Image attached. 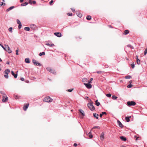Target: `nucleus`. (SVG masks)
Masks as SVG:
<instances>
[{"instance_id": "obj_1", "label": "nucleus", "mask_w": 147, "mask_h": 147, "mask_svg": "<svg viewBox=\"0 0 147 147\" xmlns=\"http://www.w3.org/2000/svg\"><path fill=\"white\" fill-rule=\"evenodd\" d=\"M88 106L90 110L91 111H93L95 109L92 103H88Z\"/></svg>"}, {"instance_id": "obj_18", "label": "nucleus", "mask_w": 147, "mask_h": 147, "mask_svg": "<svg viewBox=\"0 0 147 147\" xmlns=\"http://www.w3.org/2000/svg\"><path fill=\"white\" fill-rule=\"evenodd\" d=\"M10 72V70L9 69H6L5 71V72L6 74H8Z\"/></svg>"}, {"instance_id": "obj_48", "label": "nucleus", "mask_w": 147, "mask_h": 147, "mask_svg": "<svg viewBox=\"0 0 147 147\" xmlns=\"http://www.w3.org/2000/svg\"><path fill=\"white\" fill-rule=\"evenodd\" d=\"M67 15L69 16H71L72 15V13H67Z\"/></svg>"}, {"instance_id": "obj_60", "label": "nucleus", "mask_w": 147, "mask_h": 147, "mask_svg": "<svg viewBox=\"0 0 147 147\" xmlns=\"http://www.w3.org/2000/svg\"><path fill=\"white\" fill-rule=\"evenodd\" d=\"M87 80L86 79H83L82 80H83V82H84V80Z\"/></svg>"}, {"instance_id": "obj_32", "label": "nucleus", "mask_w": 147, "mask_h": 147, "mask_svg": "<svg viewBox=\"0 0 147 147\" xmlns=\"http://www.w3.org/2000/svg\"><path fill=\"white\" fill-rule=\"evenodd\" d=\"M147 53V48H146L144 51V55H145Z\"/></svg>"}, {"instance_id": "obj_12", "label": "nucleus", "mask_w": 147, "mask_h": 147, "mask_svg": "<svg viewBox=\"0 0 147 147\" xmlns=\"http://www.w3.org/2000/svg\"><path fill=\"white\" fill-rule=\"evenodd\" d=\"M54 34L55 35L59 37H61L62 36L60 32H55L54 33Z\"/></svg>"}, {"instance_id": "obj_47", "label": "nucleus", "mask_w": 147, "mask_h": 147, "mask_svg": "<svg viewBox=\"0 0 147 147\" xmlns=\"http://www.w3.org/2000/svg\"><path fill=\"white\" fill-rule=\"evenodd\" d=\"M21 27H22V24H19L18 28L19 29H20L21 28Z\"/></svg>"}, {"instance_id": "obj_58", "label": "nucleus", "mask_w": 147, "mask_h": 147, "mask_svg": "<svg viewBox=\"0 0 147 147\" xmlns=\"http://www.w3.org/2000/svg\"><path fill=\"white\" fill-rule=\"evenodd\" d=\"M71 10L73 12L75 11V9H71Z\"/></svg>"}, {"instance_id": "obj_49", "label": "nucleus", "mask_w": 147, "mask_h": 147, "mask_svg": "<svg viewBox=\"0 0 147 147\" xmlns=\"http://www.w3.org/2000/svg\"><path fill=\"white\" fill-rule=\"evenodd\" d=\"M102 71H98L96 72V73L97 74H100L101 73H102Z\"/></svg>"}, {"instance_id": "obj_3", "label": "nucleus", "mask_w": 147, "mask_h": 147, "mask_svg": "<svg viewBox=\"0 0 147 147\" xmlns=\"http://www.w3.org/2000/svg\"><path fill=\"white\" fill-rule=\"evenodd\" d=\"M5 47H6V51H7L8 53H10L12 52L11 50L10 49L8 45H5Z\"/></svg>"}, {"instance_id": "obj_56", "label": "nucleus", "mask_w": 147, "mask_h": 147, "mask_svg": "<svg viewBox=\"0 0 147 147\" xmlns=\"http://www.w3.org/2000/svg\"><path fill=\"white\" fill-rule=\"evenodd\" d=\"M102 114L101 113H100V117H101L102 116Z\"/></svg>"}, {"instance_id": "obj_51", "label": "nucleus", "mask_w": 147, "mask_h": 147, "mask_svg": "<svg viewBox=\"0 0 147 147\" xmlns=\"http://www.w3.org/2000/svg\"><path fill=\"white\" fill-rule=\"evenodd\" d=\"M102 113L103 115H106L107 113L106 112H102Z\"/></svg>"}, {"instance_id": "obj_61", "label": "nucleus", "mask_w": 147, "mask_h": 147, "mask_svg": "<svg viewBox=\"0 0 147 147\" xmlns=\"http://www.w3.org/2000/svg\"><path fill=\"white\" fill-rule=\"evenodd\" d=\"M3 5V3H2H2H1L0 4V5H1V6H2V5Z\"/></svg>"}, {"instance_id": "obj_54", "label": "nucleus", "mask_w": 147, "mask_h": 147, "mask_svg": "<svg viewBox=\"0 0 147 147\" xmlns=\"http://www.w3.org/2000/svg\"><path fill=\"white\" fill-rule=\"evenodd\" d=\"M77 146V144L76 143H74V146Z\"/></svg>"}, {"instance_id": "obj_14", "label": "nucleus", "mask_w": 147, "mask_h": 147, "mask_svg": "<svg viewBox=\"0 0 147 147\" xmlns=\"http://www.w3.org/2000/svg\"><path fill=\"white\" fill-rule=\"evenodd\" d=\"M117 123L118 125L120 127H123V125L118 120L117 121Z\"/></svg>"}, {"instance_id": "obj_59", "label": "nucleus", "mask_w": 147, "mask_h": 147, "mask_svg": "<svg viewBox=\"0 0 147 147\" xmlns=\"http://www.w3.org/2000/svg\"><path fill=\"white\" fill-rule=\"evenodd\" d=\"M34 24H31V25H30V26H31V28H32V26H34Z\"/></svg>"}, {"instance_id": "obj_43", "label": "nucleus", "mask_w": 147, "mask_h": 147, "mask_svg": "<svg viewBox=\"0 0 147 147\" xmlns=\"http://www.w3.org/2000/svg\"><path fill=\"white\" fill-rule=\"evenodd\" d=\"M131 66L132 68H134L135 67V65L134 63H133V64H131Z\"/></svg>"}, {"instance_id": "obj_52", "label": "nucleus", "mask_w": 147, "mask_h": 147, "mask_svg": "<svg viewBox=\"0 0 147 147\" xmlns=\"http://www.w3.org/2000/svg\"><path fill=\"white\" fill-rule=\"evenodd\" d=\"M32 3L33 4H36V1H33L32 2Z\"/></svg>"}, {"instance_id": "obj_44", "label": "nucleus", "mask_w": 147, "mask_h": 147, "mask_svg": "<svg viewBox=\"0 0 147 147\" xmlns=\"http://www.w3.org/2000/svg\"><path fill=\"white\" fill-rule=\"evenodd\" d=\"M4 77H5V78H7H7H8V74H5V75H4Z\"/></svg>"}, {"instance_id": "obj_19", "label": "nucleus", "mask_w": 147, "mask_h": 147, "mask_svg": "<svg viewBox=\"0 0 147 147\" xmlns=\"http://www.w3.org/2000/svg\"><path fill=\"white\" fill-rule=\"evenodd\" d=\"M93 115L94 117L96 118V119H98V114H96V113H94L93 114Z\"/></svg>"}, {"instance_id": "obj_31", "label": "nucleus", "mask_w": 147, "mask_h": 147, "mask_svg": "<svg viewBox=\"0 0 147 147\" xmlns=\"http://www.w3.org/2000/svg\"><path fill=\"white\" fill-rule=\"evenodd\" d=\"M125 78L126 79H129L131 78V76H126L125 77Z\"/></svg>"}, {"instance_id": "obj_21", "label": "nucleus", "mask_w": 147, "mask_h": 147, "mask_svg": "<svg viewBox=\"0 0 147 147\" xmlns=\"http://www.w3.org/2000/svg\"><path fill=\"white\" fill-rule=\"evenodd\" d=\"M0 93L3 96H4L6 95L5 93L3 91H0Z\"/></svg>"}, {"instance_id": "obj_41", "label": "nucleus", "mask_w": 147, "mask_h": 147, "mask_svg": "<svg viewBox=\"0 0 147 147\" xmlns=\"http://www.w3.org/2000/svg\"><path fill=\"white\" fill-rule=\"evenodd\" d=\"M80 18H81L82 17V15L80 13H78V15H77Z\"/></svg>"}, {"instance_id": "obj_38", "label": "nucleus", "mask_w": 147, "mask_h": 147, "mask_svg": "<svg viewBox=\"0 0 147 147\" xmlns=\"http://www.w3.org/2000/svg\"><path fill=\"white\" fill-rule=\"evenodd\" d=\"M17 23L18 24H21V22H20V20H18V19L17 20Z\"/></svg>"}, {"instance_id": "obj_55", "label": "nucleus", "mask_w": 147, "mask_h": 147, "mask_svg": "<svg viewBox=\"0 0 147 147\" xmlns=\"http://www.w3.org/2000/svg\"><path fill=\"white\" fill-rule=\"evenodd\" d=\"M21 80L23 81L24 80V78H21Z\"/></svg>"}, {"instance_id": "obj_4", "label": "nucleus", "mask_w": 147, "mask_h": 147, "mask_svg": "<svg viewBox=\"0 0 147 147\" xmlns=\"http://www.w3.org/2000/svg\"><path fill=\"white\" fill-rule=\"evenodd\" d=\"M47 69L50 72H51L54 74H56V72L55 70L53 69H52L50 67H48L47 68Z\"/></svg>"}, {"instance_id": "obj_39", "label": "nucleus", "mask_w": 147, "mask_h": 147, "mask_svg": "<svg viewBox=\"0 0 147 147\" xmlns=\"http://www.w3.org/2000/svg\"><path fill=\"white\" fill-rule=\"evenodd\" d=\"M106 96L108 97H110L111 96V95L110 94H106Z\"/></svg>"}, {"instance_id": "obj_45", "label": "nucleus", "mask_w": 147, "mask_h": 147, "mask_svg": "<svg viewBox=\"0 0 147 147\" xmlns=\"http://www.w3.org/2000/svg\"><path fill=\"white\" fill-rule=\"evenodd\" d=\"M16 55H18V51H19V50H18V49L17 50H16Z\"/></svg>"}, {"instance_id": "obj_9", "label": "nucleus", "mask_w": 147, "mask_h": 147, "mask_svg": "<svg viewBox=\"0 0 147 147\" xmlns=\"http://www.w3.org/2000/svg\"><path fill=\"white\" fill-rule=\"evenodd\" d=\"M29 105V104L28 103L27 104H24L23 107V108L24 111H26L27 108H28Z\"/></svg>"}, {"instance_id": "obj_63", "label": "nucleus", "mask_w": 147, "mask_h": 147, "mask_svg": "<svg viewBox=\"0 0 147 147\" xmlns=\"http://www.w3.org/2000/svg\"><path fill=\"white\" fill-rule=\"evenodd\" d=\"M6 63L9 65V62H7Z\"/></svg>"}, {"instance_id": "obj_15", "label": "nucleus", "mask_w": 147, "mask_h": 147, "mask_svg": "<svg viewBox=\"0 0 147 147\" xmlns=\"http://www.w3.org/2000/svg\"><path fill=\"white\" fill-rule=\"evenodd\" d=\"M14 6H11V7H9V8H8V9H7L6 11L7 12H9V11L10 10H12V9H13V8H14Z\"/></svg>"}, {"instance_id": "obj_6", "label": "nucleus", "mask_w": 147, "mask_h": 147, "mask_svg": "<svg viewBox=\"0 0 147 147\" xmlns=\"http://www.w3.org/2000/svg\"><path fill=\"white\" fill-rule=\"evenodd\" d=\"M84 84L85 86L88 89H90L92 87V85L88 83H84Z\"/></svg>"}, {"instance_id": "obj_34", "label": "nucleus", "mask_w": 147, "mask_h": 147, "mask_svg": "<svg viewBox=\"0 0 147 147\" xmlns=\"http://www.w3.org/2000/svg\"><path fill=\"white\" fill-rule=\"evenodd\" d=\"M127 47H129L132 49H134L133 47V46L131 45H127Z\"/></svg>"}, {"instance_id": "obj_42", "label": "nucleus", "mask_w": 147, "mask_h": 147, "mask_svg": "<svg viewBox=\"0 0 147 147\" xmlns=\"http://www.w3.org/2000/svg\"><path fill=\"white\" fill-rule=\"evenodd\" d=\"M12 27H10L9 28V30L11 32H12Z\"/></svg>"}, {"instance_id": "obj_16", "label": "nucleus", "mask_w": 147, "mask_h": 147, "mask_svg": "<svg viewBox=\"0 0 147 147\" xmlns=\"http://www.w3.org/2000/svg\"><path fill=\"white\" fill-rule=\"evenodd\" d=\"M11 73L12 75L15 78H16L17 77V74H15L14 72L13 71H11Z\"/></svg>"}, {"instance_id": "obj_64", "label": "nucleus", "mask_w": 147, "mask_h": 147, "mask_svg": "<svg viewBox=\"0 0 147 147\" xmlns=\"http://www.w3.org/2000/svg\"><path fill=\"white\" fill-rule=\"evenodd\" d=\"M132 82V81L131 80L129 81V82L130 83V84H131V83Z\"/></svg>"}, {"instance_id": "obj_24", "label": "nucleus", "mask_w": 147, "mask_h": 147, "mask_svg": "<svg viewBox=\"0 0 147 147\" xmlns=\"http://www.w3.org/2000/svg\"><path fill=\"white\" fill-rule=\"evenodd\" d=\"M120 138L123 141H125L126 140V138L123 136L120 137Z\"/></svg>"}, {"instance_id": "obj_57", "label": "nucleus", "mask_w": 147, "mask_h": 147, "mask_svg": "<svg viewBox=\"0 0 147 147\" xmlns=\"http://www.w3.org/2000/svg\"><path fill=\"white\" fill-rule=\"evenodd\" d=\"M15 98L16 99H18V97L17 96H16L15 97Z\"/></svg>"}, {"instance_id": "obj_5", "label": "nucleus", "mask_w": 147, "mask_h": 147, "mask_svg": "<svg viewBox=\"0 0 147 147\" xmlns=\"http://www.w3.org/2000/svg\"><path fill=\"white\" fill-rule=\"evenodd\" d=\"M32 62L34 63V65H35L38 66H40V64L39 63H38V62L36 61L35 59H33Z\"/></svg>"}, {"instance_id": "obj_29", "label": "nucleus", "mask_w": 147, "mask_h": 147, "mask_svg": "<svg viewBox=\"0 0 147 147\" xmlns=\"http://www.w3.org/2000/svg\"><path fill=\"white\" fill-rule=\"evenodd\" d=\"M24 29L25 30L29 31L30 30V28L29 27H25L24 28Z\"/></svg>"}, {"instance_id": "obj_25", "label": "nucleus", "mask_w": 147, "mask_h": 147, "mask_svg": "<svg viewBox=\"0 0 147 147\" xmlns=\"http://www.w3.org/2000/svg\"><path fill=\"white\" fill-rule=\"evenodd\" d=\"M91 17L90 16H87L86 17V19L87 20H90L91 19Z\"/></svg>"}, {"instance_id": "obj_13", "label": "nucleus", "mask_w": 147, "mask_h": 147, "mask_svg": "<svg viewBox=\"0 0 147 147\" xmlns=\"http://www.w3.org/2000/svg\"><path fill=\"white\" fill-rule=\"evenodd\" d=\"M104 133L103 132L101 133L100 136V138L102 140H103L104 139Z\"/></svg>"}, {"instance_id": "obj_22", "label": "nucleus", "mask_w": 147, "mask_h": 147, "mask_svg": "<svg viewBox=\"0 0 147 147\" xmlns=\"http://www.w3.org/2000/svg\"><path fill=\"white\" fill-rule=\"evenodd\" d=\"M130 117H125V119L127 122H128L130 121L129 118H130Z\"/></svg>"}, {"instance_id": "obj_17", "label": "nucleus", "mask_w": 147, "mask_h": 147, "mask_svg": "<svg viewBox=\"0 0 147 147\" xmlns=\"http://www.w3.org/2000/svg\"><path fill=\"white\" fill-rule=\"evenodd\" d=\"M47 45L49 47H53L54 46V44L51 43L50 44H49L48 43H47Z\"/></svg>"}, {"instance_id": "obj_26", "label": "nucleus", "mask_w": 147, "mask_h": 147, "mask_svg": "<svg viewBox=\"0 0 147 147\" xmlns=\"http://www.w3.org/2000/svg\"><path fill=\"white\" fill-rule=\"evenodd\" d=\"M88 134L90 138H92L93 137V136L91 134V131L89 132Z\"/></svg>"}, {"instance_id": "obj_37", "label": "nucleus", "mask_w": 147, "mask_h": 147, "mask_svg": "<svg viewBox=\"0 0 147 147\" xmlns=\"http://www.w3.org/2000/svg\"><path fill=\"white\" fill-rule=\"evenodd\" d=\"M94 128H97L98 129H100V127H99V126H95L94 127L92 128L93 129H94Z\"/></svg>"}, {"instance_id": "obj_46", "label": "nucleus", "mask_w": 147, "mask_h": 147, "mask_svg": "<svg viewBox=\"0 0 147 147\" xmlns=\"http://www.w3.org/2000/svg\"><path fill=\"white\" fill-rule=\"evenodd\" d=\"M53 2V0L49 2V4L51 5H52V3Z\"/></svg>"}, {"instance_id": "obj_33", "label": "nucleus", "mask_w": 147, "mask_h": 147, "mask_svg": "<svg viewBox=\"0 0 147 147\" xmlns=\"http://www.w3.org/2000/svg\"><path fill=\"white\" fill-rule=\"evenodd\" d=\"M93 79L92 78H91L88 81V83L90 84L92 83V81L93 80Z\"/></svg>"}, {"instance_id": "obj_53", "label": "nucleus", "mask_w": 147, "mask_h": 147, "mask_svg": "<svg viewBox=\"0 0 147 147\" xmlns=\"http://www.w3.org/2000/svg\"><path fill=\"white\" fill-rule=\"evenodd\" d=\"M72 89L71 90V89H69L67 91L69 92H71L72 91Z\"/></svg>"}, {"instance_id": "obj_27", "label": "nucleus", "mask_w": 147, "mask_h": 147, "mask_svg": "<svg viewBox=\"0 0 147 147\" xmlns=\"http://www.w3.org/2000/svg\"><path fill=\"white\" fill-rule=\"evenodd\" d=\"M28 4V3L27 2H25L24 3H23L22 4H21V6H25L26 5Z\"/></svg>"}, {"instance_id": "obj_28", "label": "nucleus", "mask_w": 147, "mask_h": 147, "mask_svg": "<svg viewBox=\"0 0 147 147\" xmlns=\"http://www.w3.org/2000/svg\"><path fill=\"white\" fill-rule=\"evenodd\" d=\"M129 33V31L128 30H126L125 31L123 34L125 35H126Z\"/></svg>"}, {"instance_id": "obj_7", "label": "nucleus", "mask_w": 147, "mask_h": 147, "mask_svg": "<svg viewBox=\"0 0 147 147\" xmlns=\"http://www.w3.org/2000/svg\"><path fill=\"white\" fill-rule=\"evenodd\" d=\"M79 111L82 115V116L80 115V117L82 118H83L85 115L84 111L81 109H80Z\"/></svg>"}, {"instance_id": "obj_10", "label": "nucleus", "mask_w": 147, "mask_h": 147, "mask_svg": "<svg viewBox=\"0 0 147 147\" xmlns=\"http://www.w3.org/2000/svg\"><path fill=\"white\" fill-rule=\"evenodd\" d=\"M53 99L51 98L49 96H48L47 97V102H51L53 101Z\"/></svg>"}, {"instance_id": "obj_40", "label": "nucleus", "mask_w": 147, "mask_h": 147, "mask_svg": "<svg viewBox=\"0 0 147 147\" xmlns=\"http://www.w3.org/2000/svg\"><path fill=\"white\" fill-rule=\"evenodd\" d=\"M132 84H130L127 86V87L128 88H131L132 87Z\"/></svg>"}, {"instance_id": "obj_36", "label": "nucleus", "mask_w": 147, "mask_h": 147, "mask_svg": "<svg viewBox=\"0 0 147 147\" xmlns=\"http://www.w3.org/2000/svg\"><path fill=\"white\" fill-rule=\"evenodd\" d=\"M112 98V99L113 100H115L117 98V97L115 95L113 96Z\"/></svg>"}, {"instance_id": "obj_8", "label": "nucleus", "mask_w": 147, "mask_h": 147, "mask_svg": "<svg viewBox=\"0 0 147 147\" xmlns=\"http://www.w3.org/2000/svg\"><path fill=\"white\" fill-rule=\"evenodd\" d=\"M8 100V98L7 96V95L4 96H3V99H2V101L3 102H5L7 101Z\"/></svg>"}, {"instance_id": "obj_2", "label": "nucleus", "mask_w": 147, "mask_h": 147, "mask_svg": "<svg viewBox=\"0 0 147 147\" xmlns=\"http://www.w3.org/2000/svg\"><path fill=\"white\" fill-rule=\"evenodd\" d=\"M128 106H134L136 105V103L133 101H129L127 102Z\"/></svg>"}, {"instance_id": "obj_50", "label": "nucleus", "mask_w": 147, "mask_h": 147, "mask_svg": "<svg viewBox=\"0 0 147 147\" xmlns=\"http://www.w3.org/2000/svg\"><path fill=\"white\" fill-rule=\"evenodd\" d=\"M29 3L30 4H32V0H29Z\"/></svg>"}, {"instance_id": "obj_62", "label": "nucleus", "mask_w": 147, "mask_h": 147, "mask_svg": "<svg viewBox=\"0 0 147 147\" xmlns=\"http://www.w3.org/2000/svg\"><path fill=\"white\" fill-rule=\"evenodd\" d=\"M24 0H20V2L21 3Z\"/></svg>"}, {"instance_id": "obj_20", "label": "nucleus", "mask_w": 147, "mask_h": 147, "mask_svg": "<svg viewBox=\"0 0 147 147\" xmlns=\"http://www.w3.org/2000/svg\"><path fill=\"white\" fill-rule=\"evenodd\" d=\"M25 62L27 63H30L29 59V58H26L25 59Z\"/></svg>"}, {"instance_id": "obj_30", "label": "nucleus", "mask_w": 147, "mask_h": 147, "mask_svg": "<svg viewBox=\"0 0 147 147\" xmlns=\"http://www.w3.org/2000/svg\"><path fill=\"white\" fill-rule=\"evenodd\" d=\"M45 55V53L44 52L40 53L39 54V55L40 56H42V55Z\"/></svg>"}, {"instance_id": "obj_35", "label": "nucleus", "mask_w": 147, "mask_h": 147, "mask_svg": "<svg viewBox=\"0 0 147 147\" xmlns=\"http://www.w3.org/2000/svg\"><path fill=\"white\" fill-rule=\"evenodd\" d=\"M0 45L5 50H6V47H4L3 45H1V44H0Z\"/></svg>"}, {"instance_id": "obj_23", "label": "nucleus", "mask_w": 147, "mask_h": 147, "mask_svg": "<svg viewBox=\"0 0 147 147\" xmlns=\"http://www.w3.org/2000/svg\"><path fill=\"white\" fill-rule=\"evenodd\" d=\"M95 105L97 106H98L100 105V103L98 102V100H97L95 101Z\"/></svg>"}, {"instance_id": "obj_11", "label": "nucleus", "mask_w": 147, "mask_h": 147, "mask_svg": "<svg viewBox=\"0 0 147 147\" xmlns=\"http://www.w3.org/2000/svg\"><path fill=\"white\" fill-rule=\"evenodd\" d=\"M136 62L137 64L138 65H140V60L138 59V57L137 55H136Z\"/></svg>"}]
</instances>
